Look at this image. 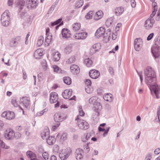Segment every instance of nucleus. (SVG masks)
<instances>
[{
	"label": "nucleus",
	"instance_id": "57",
	"mask_svg": "<svg viewBox=\"0 0 160 160\" xmlns=\"http://www.w3.org/2000/svg\"><path fill=\"white\" fill-rule=\"evenodd\" d=\"M105 34L107 35L105 37H108V38L110 37V35L111 34V29L110 28L108 29Z\"/></svg>",
	"mask_w": 160,
	"mask_h": 160
},
{
	"label": "nucleus",
	"instance_id": "4",
	"mask_svg": "<svg viewBox=\"0 0 160 160\" xmlns=\"http://www.w3.org/2000/svg\"><path fill=\"white\" fill-rule=\"evenodd\" d=\"M9 14V12L8 10H6L2 14L1 20L3 26H8L10 24V19Z\"/></svg>",
	"mask_w": 160,
	"mask_h": 160
},
{
	"label": "nucleus",
	"instance_id": "27",
	"mask_svg": "<svg viewBox=\"0 0 160 160\" xmlns=\"http://www.w3.org/2000/svg\"><path fill=\"white\" fill-rule=\"evenodd\" d=\"M47 142L49 145L54 144L56 141L55 138L52 136H49L46 140Z\"/></svg>",
	"mask_w": 160,
	"mask_h": 160
},
{
	"label": "nucleus",
	"instance_id": "54",
	"mask_svg": "<svg viewBox=\"0 0 160 160\" xmlns=\"http://www.w3.org/2000/svg\"><path fill=\"white\" fill-rule=\"evenodd\" d=\"M90 143V142L88 143L87 144L85 145L84 146V149L87 152H88L90 151V148L89 146V144Z\"/></svg>",
	"mask_w": 160,
	"mask_h": 160
},
{
	"label": "nucleus",
	"instance_id": "28",
	"mask_svg": "<svg viewBox=\"0 0 160 160\" xmlns=\"http://www.w3.org/2000/svg\"><path fill=\"white\" fill-rule=\"evenodd\" d=\"M91 136L90 133H86L84 134L81 138L82 141L84 142H86L90 139Z\"/></svg>",
	"mask_w": 160,
	"mask_h": 160
},
{
	"label": "nucleus",
	"instance_id": "59",
	"mask_svg": "<svg viewBox=\"0 0 160 160\" xmlns=\"http://www.w3.org/2000/svg\"><path fill=\"white\" fill-rule=\"evenodd\" d=\"M85 83L86 85H87V87L91 86L92 84V82L89 79H86Z\"/></svg>",
	"mask_w": 160,
	"mask_h": 160
},
{
	"label": "nucleus",
	"instance_id": "62",
	"mask_svg": "<svg viewBox=\"0 0 160 160\" xmlns=\"http://www.w3.org/2000/svg\"><path fill=\"white\" fill-rule=\"evenodd\" d=\"M154 35V33H152L150 34L147 38V40L149 41L152 39Z\"/></svg>",
	"mask_w": 160,
	"mask_h": 160
},
{
	"label": "nucleus",
	"instance_id": "40",
	"mask_svg": "<svg viewBox=\"0 0 160 160\" xmlns=\"http://www.w3.org/2000/svg\"><path fill=\"white\" fill-rule=\"evenodd\" d=\"M43 40L44 38L42 36H41L39 37L37 43L38 46L40 47L42 45L43 42Z\"/></svg>",
	"mask_w": 160,
	"mask_h": 160
},
{
	"label": "nucleus",
	"instance_id": "49",
	"mask_svg": "<svg viewBox=\"0 0 160 160\" xmlns=\"http://www.w3.org/2000/svg\"><path fill=\"white\" fill-rule=\"evenodd\" d=\"M75 61V58L73 57H72L69 58L68 59L66 62L68 64H71L72 63L74 62Z\"/></svg>",
	"mask_w": 160,
	"mask_h": 160
},
{
	"label": "nucleus",
	"instance_id": "53",
	"mask_svg": "<svg viewBox=\"0 0 160 160\" xmlns=\"http://www.w3.org/2000/svg\"><path fill=\"white\" fill-rule=\"evenodd\" d=\"M79 114H80V116H83L85 114V113L82 109V106H79Z\"/></svg>",
	"mask_w": 160,
	"mask_h": 160
},
{
	"label": "nucleus",
	"instance_id": "14",
	"mask_svg": "<svg viewBox=\"0 0 160 160\" xmlns=\"http://www.w3.org/2000/svg\"><path fill=\"white\" fill-rule=\"evenodd\" d=\"M105 29L102 27H101L96 31L95 35L97 38L102 37L105 34Z\"/></svg>",
	"mask_w": 160,
	"mask_h": 160
},
{
	"label": "nucleus",
	"instance_id": "43",
	"mask_svg": "<svg viewBox=\"0 0 160 160\" xmlns=\"http://www.w3.org/2000/svg\"><path fill=\"white\" fill-rule=\"evenodd\" d=\"M67 139V135L65 133H62L61 136L60 141L61 142L65 141Z\"/></svg>",
	"mask_w": 160,
	"mask_h": 160
},
{
	"label": "nucleus",
	"instance_id": "48",
	"mask_svg": "<svg viewBox=\"0 0 160 160\" xmlns=\"http://www.w3.org/2000/svg\"><path fill=\"white\" fill-rule=\"evenodd\" d=\"M59 1V0H56L50 8V9L53 10L58 4Z\"/></svg>",
	"mask_w": 160,
	"mask_h": 160
},
{
	"label": "nucleus",
	"instance_id": "2",
	"mask_svg": "<svg viewBox=\"0 0 160 160\" xmlns=\"http://www.w3.org/2000/svg\"><path fill=\"white\" fill-rule=\"evenodd\" d=\"M158 38L154 39L155 45L151 49L152 54L155 58H158L160 56V47L158 46V44H160V38L158 41Z\"/></svg>",
	"mask_w": 160,
	"mask_h": 160
},
{
	"label": "nucleus",
	"instance_id": "11",
	"mask_svg": "<svg viewBox=\"0 0 160 160\" xmlns=\"http://www.w3.org/2000/svg\"><path fill=\"white\" fill-rule=\"evenodd\" d=\"M2 116L10 120L14 118L15 114L12 112H4L2 114Z\"/></svg>",
	"mask_w": 160,
	"mask_h": 160
},
{
	"label": "nucleus",
	"instance_id": "46",
	"mask_svg": "<svg viewBox=\"0 0 160 160\" xmlns=\"http://www.w3.org/2000/svg\"><path fill=\"white\" fill-rule=\"evenodd\" d=\"M51 36H48L45 39V42L47 43L48 45H49L51 42Z\"/></svg>",
	"mask_w": 160,
	"mask_h": 160
},
{
	"label": "nucleus",
	"instance_id": "55",
	"mask_svg": "<svg viewBox=\"0 0 160 160\" xmlns=\"http://www.w3.org/2000/svg\"><path fill=\"white\" fill-rule=\"evenodd\" d=\"M134 47L135 50L136 51H138L141 48V45L137 44H134Z\"/></svg>",
	"mask_w": 160,
	"mask_h": 160
},
{
	"label": "nucleus",
	"instance_id": "31",
	"mask_svg": "<svg viewBox=\"0 0 160 160\" xmlns=\"http://www.w3.org/2000/svg\"><path fill=\"white\" fill-rule=\"evenodd\" d=\"M103 98L106 101L111 102L112 101L113 97L112 95L111 94H107L103 97Z\"/></svg>",
	"mask_w": 160,
	"mask_h": 160
},
{
	"label": "nucleus",
	"instance_id": "56",
	"mask_svg": "<svg viewBox=\"0 0 160 160\" xmlns=\"http://www.w3.org/2000/svg\"><path fill=\"white\" fill-rule=\"evenodd\" d=\"M60 123L58 122L56 124L54 125H53L52 126V130L53 131H55L56 129L60 125Z\"/></svg>",
	"mask_w": 160,
	"mask_h": 160
},
{
	"label": "nucleus",
	"instance_id": "30",
	"mask_svg": "<svg viewBox=\"0 0 160 160\" xmlns=\"http://www.w3.org/2000/svg\"><path fill=\"white\" fill-rule=\"evenodd\" d=\"M81 28V24L79 23H75L72 24V28L74 31H77L80 29Z\"/></svg>",
	"mask_w": 160,
	"mask_h": 160
},
{
	"label": "nucleus",
	"instance_id": "44",
	"mask_svg": "<svg viewBox=\"0 0 160 160\" xmlns=\"http://www.w3.org/2000/svg\"><path fill=\"white\" fill-rule=\"evenodd\" d=\"M12 104L15 107H17L19 105V103L17 102L16 99L14 98L11 101Z\"/></svg>",
	"mask_w": 160,
	"mask_h": 160
},
{
	"label": "nucleus",
	"instance_id": "63",
	"mask_svg": "<svg viewBox=\"0 0 160 160\" xmlns=\"http://www.w3.org/2000/svg\"><path fill=\"white\" fill-rule=\"evenodd\" d=\"M97 92L98 95H101L103 94V91L101 89H98L97 90Z\"/></svg>",
	"mask_w": 160,
	"mask_h": 160
},
{
	"label": "nucleus",
	"instance_id": "23",
	"mask_svg": "<svg viewBox=\"0 0 160 160\" xmlns=\"http://www.w3.org/2000/svg\"><path fill=\"white\" fill-rule=\"evenodd\" d=\"M21 18L23 19L25 21H28L30 19V17L25 10L21 13Z\"/></svg>",
	"mask_w": 160,
	"mask_h": 160
},
{
	"label": "nucleus",
	"instance_id": "16",
	"mask_svg": "<svg viewBox=\"0 0 160 160\" xmlns=\"http://www.w3.org/2000/svg\"><path fill=\"white\" fill-rule=\"evenodd\" d=\"M71 72L75 75H77L79 73L80 69L79 67L76 64H72L70 67Z\"/></svg>",
	"mask_w": 160,
	"mask_h": 160
},
{
	"label": "nucleus",
	"instance_id": "42",
	"mask_svg": "<svg viewBox=\"0 0 160 160\" xmlns=\"http://www.w3.org/2000/svg\"><path fill=\"white\" fill-rule=\"evenodd\" d=\"M93 15V12L92 11H90L87 13L85 16V18L87 19H91Z\"/></svg>",
	"mask_w": 160,
	"mask_h": 160
},
{
	"label": "nucleus",
	"instance_id": "35",
	"mask_svg": "<svg viewBox=\"0 0 160 160\" xmlns=\"http://www.w3.org/2000/svg\"><path fill=\"white\" fill-rule=\"evenodd\" d=\"M84 62L87 67H91L92 64V62L89 58H87L84 60Z\"/></svg>",
	"mask_w": 160,
	"mask_h": 160
},
{
	"label": "nucleus",
	"instance_id": "25",
	"mask_svg": "<svg viewBox=\"0 0 160 160\" xmlns=\"http://www.w3.org/2000/svg\"><path fill=\"white\" fill-rule=\"evenodd\" d=\"M41 136L42 138L43 139L47 138L49 136V129L48 128L46 129L41 133Z\"/></svg>",
	"mask_w": 160,
	"mask_h": 160
},
{
	"label": "nucleus",
	"instance_id": "21",
	"mask_svg": "<svg viewBox=\"0 0 160 160\" xmlns=\"http://www.w3.org/2000/svg\"><path fill=\"white\" fill-rule=\"evenodd\" d=\"M43 55V51L42 49L38 48L34 52L33 54L34 57L36 59H40Z\"/></svg>",
	"mask_w": 160,
	"mask_h": 160
},
{
	"label": "nucleus",
	"instance_id": "24",
	"mask_svg": "<svg viewBox=\"0 0 160 160\" xmlns=\"http://www.w3.org/2000/svg\"><path fill=\"white\" fill-rule=\"evenodd\" d=\"M27 157L30 159L31 160H36L37 157L35 154L31 151H28L26 152Z\"/></svg>",
	"mask_w": 160,
	"mask_h": 160
},
{
	"label": "nucleus",
	"instance_id": "34",
	"mask_svg": "<svg viewBox=\"0 0 160 160\" xmlns=\"http://www.w3.org/2000/svg\"><path fill=\"white\" fill-rule=\"evenodd\" d=\"M113 21V18L111 17L108 18L105 22V24L107 27H109L112 24Z\"/></svg>",
	"mask_w": 160,
	"mask_h": 160
},
{
	"label": "nucleus",
	"instance_id": "22",
	"mask_svg": "<svg viewBox=\"0 0 160 160\" xmlns=\"http://www.w3.org/2000/svg\"><path fill=\"white\" fill-rule=\"evenodd\" d=\"M72 91L71 90H65L62 93L63 97L65 99H68L72 95Z\"/></svg>",
	"mask_w": 160,
	"mask_h": 160
},
{
	"label": "nucleus",
	"instance_id": "32",
	"mask_svg": "<svg viewBox=\"0 0 160 160\" xmlns=\"http://www.w3.org/2000/svg\"><path fill=\"white\" fill-rule=\"evenodd\" d=\"M101 48L100 44L99 43H96L93 45L91 49L92 50H94V51L96 52L98 51Z\"/></svg>",
	"mask_w": 160,
	"mask_h": 160
},
{
	"label": "nucleus",
	"instance_id": "33",
	"mask_svg": "<svg viewBox=\"0 0 160 160\" xmlns=\"http://www.w3.org/2000/svg\"><path fill=\"white\" fill-rule=\"evenodd\" d=\"M157 3L155 2H153L152 3V5L153 7V11L152 13L150 15V18H153L152 17L155 15L156 14V10H157V6L156 5Z\"/></svg>",
	"mask_w": 160,
	"mask_h": 160
},
{
	"label": "nucleus",
	"instance_id": "60",
	"mask_svg": "<svg viewBox=\"0 0 160 160\" xmlns=\"http://www.w3.org/2000/svg\"><path fill=\"white\" fill-rule=\"evenodd\" d=\"M110 128V127H107L106 128V131H105L104 132L103 134V136L105 137L108 134V133L109 130V129Z\"/></svg>",
	"mask_w": 160,
	"mask_h": 160
},
{
	"label": "nucleus",
	"instance_id": "50",
	"mask_svg": "<svg viewBox=\"0 0 160 160\" xmlns=\"http://www.w3.org/2000/svg\"><path fill=\"white\" fill-rule=\"evenodd\" d=\"M142 40L140 39V38H137L135 39L134 41V44H139L140 45H141V44L142 43Z\"/></svg>",
	"mask_w": 160,
	"mask_h": 160
},
{
	"label": "nucleus",
	"instance_id": "10",
	"mask_svg": "<svg viewBox=\"0 0 160 160\" xmlns=\"http://www.w3.org/2000/svg\"><path fill=\"white\" fill-rule=\"evenodd\" d=\"M75 155L77 160H83L84 152L82 149L80 148L77 149L75 152Z\"/></svg>",
	"mask_w": 160,
	"mask_h": 160
},
{
	"label": "nucleus",
	"instance_id": "52",
	"mask_svg": "<svg viewBox=\"0 0 160 160\" xmlns=\"http://www.w3.org/2000/svg\"><path fill=\"white\" fill-rule=\"evenodd\" d=\"M19 37H17L15 38L14 39L12 40L10 44L12 45L16 43H18L19 41Z\"/></svg>",
	"mask_w": 160,
	"mask_h": 160
},
{
	"label": "nucleus",
	"instance_id": "29",
	"mask_svg": "<svg viewBox=\"0 0 160 160\" xmlns=\"http://www.w3.org/2000/svg\"><path fill=\"white\" fill-rule=\"evenodd\" d=\"M61 57L60 53L58 52H54L53 55V60L55 61H58Z\"/></svg>",
	"mask_w": 160,
	"mask_h": 160
},
{
	"label": "nucleus",
	"instance_id": "36",
	"mask_svg": "<svg viewBox=\"0 0 160 160\" xmlns=\"http://www.w3.org/2000/svg\"><path fill=\"white\" fill-rule=\"evenodd\" d=\"M53 71L58 73H62L63 72V71L58 66L55 65L53 67Z\"/></svg>",
	"mask_w": 160,
	"mask_h": 160
},
{
	"label": "nucleus",
	"instance_id": "12",
	"mask_svg": "<svg viewBox=\"0 0 160 160\" xmlns=\"http://www.w3.org/2000/svg\"><path fill=\"white\" fill-rule=\"evenodd\" d=\"M154 22V19L152 18H149L145 22L144 27L146 29L149 30L152 28Z\"/></svg>",
	"mask_w": 160,
	"mask_h": 160
},
{
	"label": "nucleus",
	"instance_id": "5",
	"mask_svg": "<svg viewBox=\"0 0 160 160\" xmlns=\"http://www.w3.org/2000/svg\"><path fill=\"white\" fill-rule=\"evenodd\" d=\"M72 150L70 148L62 149L60 151L59 156L62 160H66L72 152Z\"/></svg>",
	"mask_w": 160,
	"mask_h": 160
},
{
	"label": "nucleus",
	"instance_id": "8",
	"mask_svg": "<svg viewBox=\"0 0 160 160\" xmlns=\"http://www.w3.org/2000/svg\"><path fill=\"white\" fill-rule=\"evenodd\" d=\"M148 86L152 89L155 98L157 99L159 98L160 97L158 94L160 93V85L157 84L155 82L154 83H152V85H151Z\"/></svg>",
	"mask_w": 160,
	"mask_h": 160
},
{
	"label": "nucleus",
	"instance_id": "19",
	"mask_svg": "<svg viewBox=\"0 0 160 160\" xmlns=\"http://www.w3.org/2000/svg\"><path fill=\"white\" fill-rule=\"evenodd\" d=\"M88 33L86 32H82L76 33L74 38L78 39H84L87 37Z\"/></svg>",
	"mask_w": 160,
	"mask_h": 160
},
{
	"label": "nucleus",
	"instance_id": "3",
	"mask_svg": "<svg viewBox=\"0 0 160 160\" xmlns=\"http://www.w3.org/2000/svg\"><path fill=\"white\" fill-rule=\"evenodd\" d=\"M37 0H27L26 2L24 0H21V11L22 8L21 6H24L27 7L28 9H31L32 8H35L38 5Z\"/></svg>",
	"mask_w": 160,
	"mask_h": 160
},
{
	"label": "nucleus",
	"instance_id": "26",
	"mask_svg": "<svg viewBox=\"0 0 160 160\" xmlns=\"http://www.w3.org/2000/svg\"><path fill=\"white\" fill-rule=\"evenodd\" d=\"M124 11V8L122 7H119L115 9L114 12L116 16H119L121 15Z\"/></svg>",
	"mask_w": 160,
	"mask_h": 160
},
{
	"label": "nucleus",
	"instance_id": "15",
	"mask_svg": "<svg viewBox=\"0 0 160 160\" xmlns=\"http://www.w3.org/2000/svg\"><path fill=\"white\" fill-rule=\"evenodd\" d=\"M89 74L91 78L95 79L99 76L100 73L98 71L92 69L89 71Z\"/></svg>",
	"mask_w": 160,
	"mask_h": 160
},
{
	"label": "nucleus",
	"instance_id": "1",
	"mask_svg": "<svg viewBox=\"0 0 160 160\" xmlns=\"http://www.w3.org/2000/svg\"><path fill=\"white\" fill-rule=\"evenodd\" d=\"M145 82L148 85H151L156 82L155 72L153 69L150 67H147L144 70Z\"/></svg>",
	"mask_w": 160,
	"mask_h": 160
},
{
	"label": "nucleus",
	"instance_id": "64",
	"mask_svg": "<svg viewBox=\"0 0 160 160\" xmlns=\"http://www.w3.org/2000/svg\"><path fill=\"white\" fill-rule=\"evenodd\" d=\"M108 71L111 74H113L114 73V71L113 68L112 67H109Z\"/></svg>",
	"mask_w": 160,
	"mask_h": 160
},
{
	"label": "nucleus",
	"instance_id": "37",
	"mask_svg": "<svg viewBox=\"0 0 160 160\" xmlns=\"http://www.w3.org/2000/svg\"><path fill=\"white\" fill-rule=\"evenodd\" d=\"M72 47L71 45L67 46L64 49V52L67 54L70 53L72 51Z\"/></svg>",
	"mask_w": 160,
	"mask_h": 160
},
{
	"label": "nucleus",
	"instance_id": "17",
	"mask_svg": "<svg viewBox=\"0 0 160 160\" xmlns=\"http://www.w3.org/2000/svg\"><path fill=\"white\" fill-rule=\"evenodd\" d=\"M58 99V96L57 93L53 92L50 94V102L51 103H55L57 101Z\"/></svg>",
	"mask_w": 160,
	"mask_h": 160
},
{
	"label": "nucleus",
	"instance_id": "13",
	"mask_svg": "<svg viewBox=\"0 0 160 160\" xmlns=\"http://www.w3.org/2000/svg\"><path fill=\"white\" fill-rule=\"evenodd\" d=\"M22 103L27 109L30 108V98L29 97H23L22 99Z\"/></svg>",
	"mask_w": 160,
	"mask_h": 160
},
{
	"label": "nucleus",
	"instance_id": "51",
	"mask_svg": "<svg viewBox=\"0 0 160 160\" xmlns=\"http://www.w3.org/2000/svg\"><path fill=\"white\" fill-rule=\"evenodd\" d=\"M42 156L45 160H48L49 159V154L48 153L45 152L42 153Z\"/></svg>",
	"mask_w": 160,
	"mask_h": 160
},
{
	"label": "nucleus",
	"instance_id": "47",
	"mask_svg": "<svg viewBox=\"0 0 160 160\" xmlns=\"http://www.w3.org/2000/svg\"><path fill=\"white\" fill-rule=\"evenodd\" d=\"M0 144L2 148L5 149H8L9 147L8 145H6L5 143L1 140L0 139Z\"/></svg>",
	"mask_w": 160,
	"mask_h": 160
},
{
	"label": "nucleus",
	"instance_id": "6",
	"mask_svg": "<svg viewBox=\"0 0 160 160\" xmlns=\"http://www.w3.org/2000/svg\"><path fill=\"white\" fill-rule=\"evenodd\" d=\"M79 117V115H78L75 120L77 121L78 126L79 128L84 130L88 129L89 128V124L85 120L80 119Z\"/></svg>",
	"mask_w": 160,
	"mask_h": 160
},
{
	"label": "nucleus",
	"instance_id": "9",
	"mask_svg": "<svg viewBox=\"0 0 160 160\" xmlns=\"http://www.w3.org/2000/svg\"><path fill=\"white\" fill-rule=\"evenodd\" d=\"M15 134L13 131L11 129H7L4 133L5 138L7 140H10L13 138L15 137Z\"/></svg>",
	"mask_w": 160,
	"mask_h": 160
},
{
	"label": "nucleus",
	"instance_id": "7",
	"mask_svg": "<svg viewBox=\"0 0 160 160\" xmlns=\"http://www.w3.org/2000/svg\"><path fill=\"white\" fill-rule=\"evenodd\" d=\"M67 116L64 113L61 112L56 113L54 115V120L56 122L60 123L64 120Z\"/></svg>",
	"mask_w": 160,
	"mask_h": 160
},
{
	"label": "nucleus",
	"instance_id": "41",
	"mask_svg": "<svg viewBox=\"0 0 160 160\" xmlns=\"http://www.w3.org/2000/svg\"><path fill=\"white\" fill-rule=\"evenodd\" d=\"M83 0H79L78 1H77L76 3V7L78 8L81 7L83 4Z\"/></svg>",
	"mask_w": 160,
	"mask_h": 160
},
{
	"label": "nucleus",
	"instance_id": "45",
	"mask_svg": "<svg viewBox=\"0 0 160 160\" xmlns=\"http://www.w3.org/2000/svg\"><path fill=\"white\" fill-rule=\"evenodd\" d=\"M97 99V97L96 96L92 97L89 99V102L90 103L94 104L95 102Z\"/></svg>",
	"mask_w": 160,
	"mask_h": 160
},
{
	"label": "nucleus",
	"instance_id": "58",
	"mask_svg": "<svg viewBox=\"0 0 160 160\" xmlns=\"http://www.w3.org/2000/svg\"><path fill=\"white\" fill-rule=\"evenodd\" d=\"M152 154L151 153L147 154L145 160H151L152 158Z\"/></svg>",
	"mask_w": 160,
	"mask_h": 160
},
{
	"label": "nucleus",
	"instance_id": "38",
	"mask_svg": "<svg viewBox=\"0 0 160 160\" xmlns=\"http://www.w3.org/2000/svg\"><path fill=\"white\" fill-rule=\"evenodd\" d=\"M64 82L67 85H70L72 82L71 78L68 77H66L63 78Z\"/></svg>",
	"mask_w": 160,
	"mask_h": 160
},
{
	"label": "nucleus",
	"instance_id": "39",
	"mask_svg": "<svg viewBox=\"0 0 160 160\" xmlns=\"http://www.w3.org/2000/svg\"><path fill=\"white\" fill-rule=\"evenodd\" d=\"M42 67L44 71L46 70L48 68L47 63L45 60H43L41 62Z\"/></svg>",
	"mask_w": 160,
	"mask_h": 160
},
{
	"label": "nucleus",
	"instance_id": "18",
	"mask_svg": "<svg viewBox=\"0 0 160 160\" xmlns=\"http://www.w3.org/2000/svg\"><path fill=\"white\" fill-rule=\"evenodd\" d=\"M94 104L95 114L96 116H98L100 114L99 111H100L102 108V106L99 102H96V104Z\"/></svg>",
	"mask_w": 160,
	"mask_h": 160
},
{
	"label": "nucleus",
	"instance_id": "61",
	"mask_svg": "<svg viewBox=\"0 0 160 160\" xmlns=\"http://www.w3.org/2000/svg\"><path fill=\"white\" fill-rule=\"evenodd\" d=\"M137 72H138V74L139 75L140 77L141 83H142V81L143 80V76L142 74V72H138L137 71Z\"/></svg>",
	"mask_w": 160,
	"mask_h": 160
},
{
	"label": "nucleus",
	"instance_id": "20",
	"mask_svg": "<svg viewBox=\"0 0 160 160\" xmlns=\"http://www.w3.org/2000/svg\"><path fill=\"white\" fill-rule=\"evenodd\" d=\"M62 34L63 38H68L70 37V31L68 29L64 28L62 30Z\"/></svg>",
	"mask_w": 160,
	"mask_h": 160
}]
</instances>
